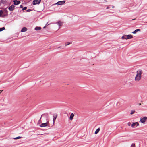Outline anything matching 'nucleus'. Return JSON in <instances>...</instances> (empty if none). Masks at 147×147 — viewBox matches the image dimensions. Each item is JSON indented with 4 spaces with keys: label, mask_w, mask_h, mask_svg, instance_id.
<instances>
[{
    "label": "nucleus",
    "mask_w": 147,
    "mask_h": 147,
    "mask_svg": "<svg viewBox=\"0 0 147 147\" xmlns=\"http://www.w3.org/2000/svg\"><path fill=\"white\" fill-rule=\"evenodd\" d=\"M143 73L142 70L139 69L136 72V75L135 77V80L136 82H138L141 78V75Z\"/></svg>",
    "instance_id": "1"
},
{
    "label": "nucleus",
    "mask_w": 147,
    "mask_h": 147,
    "mask_svg": "<svg viewBox=\"0 0 147 147\" xmlns=\"http://www.w3.org/2000/svg\"><path fill=\"white\" fill-rule=\"evenodd\" d=\"M140 121L144 123L145 122H147V117H144L142 118H141Z\"/></svg>",
    "instance_id": "2"
},
{
    "label": "nucleus",
    "mask_w": 147,
    "mask_h": 147,
    "mask_svg": "<svg viewBox=\"0 0 147 147\" xmlns=\"http://www.w3.org/2000/svg\"><path fill=\"white\" fill-rule=\"evenodd\" d=\"M41 0H34L33 1V4L34 5H35L36 4H39Z\"/></svg>",
    "instance_id": "3"
},
{
    "label": "nucleus",
    "mask_w": 147,
    "mask_h": 147,
    "mask_svg": "<svg viewBox=\"0 0 147 147\" xmlns=\"http://www.w3.org/2000/svg\"><path fill=\"white\" fill-rule=\"evenodd\" d=\"M65 2V1L64 0V1H60L58 2L55 4H54V5L55 4H57L59 5H62L64 4Z\"/></svg>",
    "instance_id": "4"
},
{
    "label": "nucleus",
    "mask_w": 147,
    "mask_h": 147,
    "mask_svg": "<svg viewBox=\"0 0 147 147\" xmlns=\"http://www.w3.org/2000/svg\"><path fill=\"white\" fill-rule=\"evenodd\" d=\"M139 125V124L138 122H136L133 123L131 125V127H132L134 128L136 127L137 126Z\"/></svg>",
    "instance_id": "5"
},
{
    "label": "nucleus",
    "mask_w": 147,
    "mask_h": 147,
    "mask_svg": "<svg viewBox=\"0 0 147 147\" xmlns=\"http://www.w3.org/2000/svg\"><path fill=\"white\" fill-rule=\"evenodd\" d=\"M15 7L14 5H12L9 7L8 9L10 11H12L14 9Z\"/></svg>",
    "instance_id": "6"
},
{
    "label": "nucleus",
    "mask_w": 147,
    "mask_h": 147,
    "mask_svg": "<svg viewBox=\"0 0 147 147\" xmlns=\"http://www.w3.org/2000/svg\"><path fill=\"white\" fill-rule=\"evenodd\" d=\"M48 121H47V123H42L40 125V127H43L47 126L48 125Z\"/></svg>",
    "instance_id": "7"
},
{
    "label": "nucleus",
    "mask_w": 147,
    "mask_h": 147,
    "mask_svg": "<svg viewBox=\"0 0 147 147\" xmlns=\"http://www.w3.org/2000/svg\"><path fill=\"white\" fill-rule=\"evenodd\" d=\"M14 4L15 5H18L20 3V2L19 1H17L16 0H14Z\"/></svg>",
    "instance_id": "8"
},
{
    "label": "nucleus",
    "mask_w": 147,
    "mask_h": 147,
    "mask_svg": "<svg viewBox=\"0 0 147 147\" xmlns=\"http://www.w3.org/2000/svg\"><path fill=\"white\" fill-rule=\"evenodd\" d=\"M53 123H54L55 122V121L56 119V118L57 117V115L56 114H53Z\"/></svg>",
    "instance_id": "9"
},
{
    "label": "nucleus",
    "mask_w": 147,
    "mask_h": 147,
    "mask_svg": "<svg viewBox=\"0 0 147 147\" xmlns=\"http://www.w3.org/2000/svg\"><path fill=\"white\" fill-rule=\"evenodd\" d=\"M42 117H44L45 118H47V115L46 114H42L41 115V117L39 120V122H40V119Z\"/></svg>",
    "instance_id": "10"
},
{
    "label": "nucleus",
    "mask_w": 147,
    "mask_h": 147,
    "mask_svg": "<svg viewBox=\"0 0 147 147\" xmlns=\"http://www.w3.org/2000/svg\"><path fill=\"white\" fill-rule=\"evenodd\" d=\"M127 39H130L133 38V36L131 35H126Z\"/></svg>",
    "instance_id": "11"
},
{
    "label": "nucleus",
    "mask_w": 147,
    "mask_h": 147,
    "mask_svg": "<svg viewBox=\"0 0 147 147\" xmlns=\"http://www.w3.org/2000/svg\"><path fill=\"white\" fill-rule=\"evenodd\" d=\"M56 23L59 26H61L63 24V22L61 21H59Z\"/></svg>",
    "instance_id": "12"
},
{
    "label": "nucleus",
    "mask_w": 147,
    "mask_h": 147,
    "mask_svg": "<svg viewBox=\"0 0 147 147\" xmlns=\"http://www.w3.org/2000/svg\"><path fill=\"white\" fill-rule=\"evenodd\" d=\"M74 115L73 113H72L70 116L69 119L71 120H72L73 119V117L74 116Z\"/></svg>",
    "instance_id": "13"
},
{
    "label": "nucleus",
    "mask_w": 147,
    "mask_h": 147,
    "mask_svg": "<svg viewBox=\"0 0 147 147\" xmlns=\"http://www.w3.org/2000/svg\"><path fill=\"white\" fill-rule=\"evenodd\" d=\"M27 29L25 27H23L21 30V32H25L27 31Z\"/></svg>",
    "instance_id": "14"
},
{
    "label": "nucleus",
    "mask_w": 147,
    "mask_h": 147,
    "mask_svg": "<svg viewBox=\"0 0 147 147\" xmlns=\"http://www.w3.org/2000/svg\"><path fill=\"white\" fill-rule=\"evenodd\" d=\"M140 29H137L136 30L132 32V33L133 34H135L136 33V32L138 31H140Z\"/></svg>",
    "instance_id": "15"
},
{
    "label": "nucleus",
    "mask_w": 147,
    "mask_h": 147,
    "mask_svg": "<svg viewBox=\"0 0 147 147\" xmlns=\"http://www.w3.org/2000/svg\"><path fill=\"white\" fill-rule=\"evenodd\" d=\"M41 28L40 27H36L35 28V30H40Z\"/></svg>",
    "instance_id": "16"
},
{
    "label": "nucleus",
    "mask_w": 147,
    "mask_h": 147,
    "mask_svg": "<svg viewBox=\"0 0 147 147\" xmlns=\"http://www.w3.org/2000/svg\"><path fill=\"white\" fill-rule=\"evenodd\" d=\"M100 129L99 128H98L96 130V131H95V134H97L98 133V132H99V131H100Z\"/></svg>",
    "instance_id": "17"
},
{
    "label": "nucleus",
    "mask_w": 147,
    "mask_h": 147,
    "mask_svg": "<svg viewBox=\"0 0 147 147\" xmlns=\"http://www.w3.org/2000/svg\"><path fill=\"white\" fill-rule=\"evenodd\" d=\"M121 38L122 39H127V37H126V35H125L124 36H123L121 37Z\"/></svg>",
    "instance_id": "18"
},
{
    "label": "nucleus",
    "mask_w": 147,
    "mask_h": 147,
    "mask_svg": "<svg viewBox=\"0 0 147 147\" xmlns=\"http://www.w3.org/2000/svg\"><path fill=\"white\" fill-rule=\"evenodd\" d=\"M5 29L4 27H3L0 28V32L2 31Z\"/></svg>",
    "instance_id": "19"
},
{
    "label": "nucleus",
    "mask_w": 147,
    "mask_h": 147,
    "mask_svg": "<svg viewBox=\"0 0 147 147\" xmlns=\"http://www.w3.org/2000/svg\"><path fill=\"white\" fill-rule=\"evenodd\" d=\"M21 137H21L18 136V137H16V138H13V139L15 140L18 139L20 138Z\"/></svg>",
    "instance_id": "20"
},
{
    "label": "nucleus",
    "mask_w": 147,
    "mask_h": 147,
    "mask_svg": "<svg viewBox=\"0 0 147 147\" xmlns=\"http://www.w3.org/2000/svg\"><path fill=\"white\" fill-rule=\"evenodd\" d=\"M135 112V110H132L131 111L130 114L131 115H132Z\"/></svg>",
    "instance_id": "21"
},
{
    "label": "nucleus",
    "mask_w": 147,
    "mask_h": 147,
    "mask_svg": "<svg viewBox=\"0 0 147 147\" xmlns=\"http://www.w3.org/2000/svg\"><path fill=\"white\" fill-rule=\"evenodd\" d=\"M3 11L2 10H0V16H1V15L3 13Z\"/></svg>",
    "instance_id": "22"
},
{
    "label": "nucleus",
    "mask_w": 147,
    "mask_h": 147,
    "mask_svg": "<svg viewBox=\"0 0 147 147\" xmlns=\"http://www.w3.org/2000/svg\"><path fill=\"white\" fill-rule=\"evenodd\" d=\"M70 44V43L69 42H66L65 43V46L67 45Z\"/></svg>",
    "instance_id": "23"
},
{
    "label": "nucleus",
    "mask_w": 147,
    "mask_h": 147,
    "mask_svg": "<svg viewBox=\"0 0 147 147\" xmlns=\"http://www.w3.org/2000/svg\"><path fill=\"white\" fill-rule=\"evenodd\" d=\"M131 147H135V144L134 143H133L132 144Z\"/></svg>",
    "instance_id": "24"
},
{
    "label": "nucleus",
    "mask_w": 147,
    "mask_h": 147,
    "mask_svg": "<svg viewBox=\"0 0 147 147\" xmlns=\"http://www.w3.org/2000/svg\"><path fill=\"white\" fill-rule=\"evenodd\" d=\"M52 24V23H50V24H48V22L46 24L45 26L44 27V28H45L46 26H47L49 25V24Z\"/></svg>",
    "instance_id": "25"
},
{
    "label": "nucleus",
    "mask_w": 147,
    "mask_h": 147,
    "mask_svg": "<svg viewBox=\"0 0 147 147\" xmlns=\"http://www.w3.org/2000/svg\"><path fill=\"white\" fill-rule=\"evenodd\" d=\"M27 8V7H24L22 9V10H26Z\"/></svg>",
    "instance_id": "26"
},
{
    "label": "nucleus",
    "mask_w": 147,
    "mask_h": 147,
    "mask_svg": "<svg viewBox=\"0 0 147 147\" xmlns=\"http://www.w3.org/2000/svg\"><path fill=\"white\" fill-rule=\"evenodd\" d=\"M127 124L129 126H130L131 124V123L130 122H128Z\"/></svg>",
    "instance_id": "27"
},
{
    "label": "nucleus",
    "mask_w": 147,
    "mask_h": 147,
    "mask_svg": "<svg viewBox=\"0 0 147 147\" xmlns=\"http://www.w3.org/2000/svg\"><path fill=\"white\" fill-rule=\"evenodd\" d=\"M31 10L30 9H28L26 10L27 12H30L31 11Z\"/></svg>",
    "instance_id": "28"
},
{
    "label": "nucleus",
    "mask_w": 147,
    "mask_h": 147,
    "mask_svg": "<svg viewBox=\"0 0 147 147\" xmlns=\"http://www.w3.org/2000/svg\"><path fill=\"white\" fill-rule=\"evenodd\" d=\"M20 8H23V6L22 5H21L20 6Z\"/></svg>",
    "instance_id": "29"
},
{
    "label": "nucleus",
    "mask_w": 147,
    "mask_h": 147,
    "mask_svg": "<svg viewBox=\"0 0 147 147\" xmlns=\"http://www.w3.org/2000/svg\"><path fill=\"white\" fill-rule=\"evenodd\" d=\"M5 11L6 12H7V10H6V9H5Z\"/></svg>",
    "instance_id": "30"
},
{
    "label": "nucleus",
    "mask_w": 147,
    "mask_h": 147,
    "mask_svg": "<svg viewBox=\"0 0 147 147\" xmlns=\"http://www.w3.org/2000/svg\"><path fill=\"white\" fill-rule=\"evenodd\" d=\"M2 92V90H0V94Z\"/></svg>",
    "instance_id": "31"
},
{
    "label": "nucleus",
    "mask_w": 147,
    "mask_h": 147,
    "mask_svg": "<svg viewBox=\"0 0 147 147\" xmlns=\"http://www.w3.org/2000/svg\"><path fill=\"white\" fill-rule=\"evenodd\" d=\"M109 7H107V8H106V9H109Z\"/></svg>",
    "instance_id": "32"
},
{
    "label": "nucleus",
    "mask_w": 147,
    "mask_h": 147,
    "mask_svg": "<svg viewBox=\"0 0 147 147\" xmlns=\"http://www.w3.org/2000/svg\"><path fill=\"white\" fill-rule=\"evenodd\" d=\"M138 105H141V103H139V104H138Z\"/></svg>",
    "instance_id": "33"
},
{
    "label": "nucleus",
    "mask_w": 147,
    "mask_h": 147,
    "mask_svg": "<svg viewBox=\"0 0 147 147\" xmlns=\"http://www.w3.org/2000/svg\"><path fill=\"white\" fill-rule=\"evenodd\" d=\"M112 7L113 8H114V6H113Z\"/></svg>",
    "instance_id": "34"
}]
</instances>
